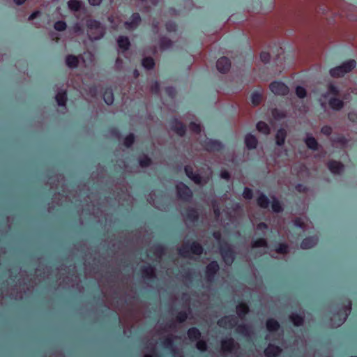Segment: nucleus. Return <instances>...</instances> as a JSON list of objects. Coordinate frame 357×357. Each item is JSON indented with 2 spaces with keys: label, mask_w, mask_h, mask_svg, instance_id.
Masks as SVG:
<instances>
[{
  "label": "nucleus",
  "mask_w": 357,
  "mask_h": 357,
  "mask_svg": "<svg viewBox=\"0 0 357 357\" xmlns=\"http://www.w3.org/2000/svg\"><path fill=\"white\" fill-rule=\"evenodd\" d=\"M356 61L354 59L344 62L340 66L330 70L329 73L334 78L343 77L345 74L351 72L356 67Z\"/></svg>",
  "instance_id": "1"
},
{
  "label": "nucleus",
  "mask_w": 357,
  "mask_h": 357,
  "mask_svg": "<svg viewBox=\"0 0 357 357\" xmlns=\"http://www.w3.org/2000/svg\"><path fill=\"white\" fill-rule=\"evenodd\" d=\"M351 308V303L347 301L342 311L334 313L331 318V326L338 327L341 326L346 320Z\"/></svg>",
  "instance_id": "2"
},
{
  "label": "nucleus",
  "mask_w": 357,
  "mask_h": 357,
  "mask_svg": "<svg viewBox=\"0 0 357 357\" xmlns=\"http://www.w3.org/2000/svg\"><path fill=\"white\" fill-rule=\"evenodd\" d=\"M86 25L87 33L91 40H98L103 36L104 29L98 22L90 20L87 21Z\"/></svg>",
  "instance_id": "3"
},
{
  "label": "nucleus",
  "mask_w": 357,
  "mask_h": 357,
  "mask_svg": "<svg viewBox=\"0 0 357 357\" xmlns=\"http://www.w3.org/2000/svg\"><path fill=\"white\" fill-rule=\"evenodd\" d=\"M202 251V247L199 243H193L190 245L188 244L183 245L179 249V254L183 257H191L192 254L199 255Z\"/></svg>",
  "instance_id": "4"
},
{
  "label": "nucleus",
  "mask_w": 357,
  "mask_h": 357,
  "mask_svg": "<svg viewBox=\"0 0 357 357\" xmlns=\"http://www.w3.org/2000/svg\"><path fill=\"white\" fill-rule=\"evenodd\" d=\"M176 193L178 198L183 201H190L192 197V190L183 183H179L176 186Z\"/></svg>",
  "instance_id": "5"
},
{
  "label": "nucleus",
  "mask_w": 357,
  "mask_h": 357,
  "mask_svg": "<svg viewBox=\"0 0 357 357\" xmlns=\"http://www.w3.org/2000/svg\"><path fill=\"white\" fill-rule=\"evenodd\" d=\"M270 90L276 96H286L289 93V87L282 82H273L269 85Z\"/></svg>",
  "instance_id": "6"
},
{
  "label": "nucleus",
  "mask_w": 357,
  "mask_h": 357,
  "mask_svg": "<svg viewBox=\"0 0 357 357\" xmlns=\"http://www.w3.org/2000/svg\"><path fill=\"white\" fill-rule=\"evenodd\" d=\"M220 252L224 261L227 265H231L234 261V252L229 245L223 243L220 245Z\"/></svg>",
  "instance_id": "7"
},
{
  "label": "nucleus",
  "mask_w": 357,
  "mask_h": 357,
  "mask_svg": "<svg viewBox=\"0 0 357 357\" xmlns=\"http://www.w3.org/2000/svg\"><path fill=\"white\" fill-rule=\"evenodd\" d=\"M216 67L221 73H227L231 68V61L227 57L222 56L217 61Z\"/></svg>",
  "instance_id": "8"
},
{
  "label": "nucleus",
  "mask_w": 357,
  "mask_h": 357,
  "mask_svg": "<svg viewBox=\"0 0 357 357\" xmlns=\"http://www.w3.org/2000/svg\"><path fill=\"white\" fill-rule=\"evenodd\" d=\"M237 324V318L234 316H227L218 321L219 326L225 328H231Z\"/></svg>",
  "instance_id": "9"
},
{
  "label": "nucleus",
  "mask_w": 357,
  "mask_h": 357,
  "mask_svg": "<svg viewBox=\"0 0 357 357\" xmlns=\"http://www.w3.org/2000/svg\"><path fill=\"white\" fill-rule=\"evenodd\" d=\"M238 348V344L232 338L225 339L222 341L221 349L223 352H232Z\"/></svg>",
  "instance_id": "10"
},
{
  "label": "nucleus",
  "mask_w": 357,
  "mask_h": 357,
  "mask_svg": "<svg viewBox=\"0 0 357 357\" xmlns=\"http://www.w3.org/2000/svg\"><path fill=\"white\" fill-rule=\"evenodd\" d=\"M141 22V17L139 13H133L131 16L130 22H126L124 23L125 27L128 30H132L137 27Z\"/></svg>",
  "instance_id": "11"
},
{
  "label": "nucleus",
  "mask_w": 357,
  "mask_h": 357,
  "mask_svg": "<svg viewBox=\"0 0 357 357\" xmlns=\"http://www.w3.org/2000/svg\"><path fill=\"white\" fill-rule=\"evenodd\" d=\"M327 167L333 174H340L344 169V165L337 161L331 160L327 163Z\"/></svg>",
  "instance_id": "12"
},
{
  "label": "nucleus",
  "mask_w": 357,
  "mask_h": 357,
  "mask_svg": "<svg viewBox=\"0 0 357 357\" xmlns=\"http://www.w3.org/2000/svg\"><path fill=\"white\" fill-rule=\"evenodd\" d=\"M219 270V265L216 261H212L206 267V275L208 280H211Z\"/></svg>",
  "instance_id": "13"
},
{
  "label": "nucleus",
  "mask_w": 357,
  "mask_h": 357,
  "mask_svg": "<svg viewBox=\"0 0 357 357\" xmlns=\"http://www.w3.org/2000/svg\"><path fill=\"white\" fill-rule=\"evenodd\" d=\"M66 64L70 68H76L79 64V57L73 54H68L66 57Z\"/></svg>",
  "instance_id": "14"
},
{
  "label": "nucleus",
  "mask_w": 357,
  "mask_h": 357,
  "mask_svg": "<svg viewBox=\"0 0 357 357\" xmlns=\"http://www.w3.org/2000/svg\"><path fill=\"white\" fill-rule=\"evenodd\" d=\"M281 351L282 349L279 347L269 344L265 349L264 353L266 357H276L280 354Z\"/></svg>",
  "instance_id": "15"
},
{
  "label": "nucleus",
  "mask_w": 357,
  "mask_h": 357,
  "mask_svg": "<svg viewBox=\"0 0 357 357\" xmlns=\"http://www.w3.org/2000/svg\"><path fill=\"white\" fill-rule=\"evenodd\" d=\"M318 242V238L315 236L305 238L301 244L302 249H310L313 248Z\"/></svg>",
  "instance_id": "16"
},
{
  "label": "nucleus",
  "mask_w": 357,
  "mask_h": 357,
  "mask_svg": "<svg viewBox=\"0 0 357 357\" xmlns=\"http://www.w3.org/2000/svg\"><path fill=\"white\" fill-rule=\"evenodd\" d=\"M117 44L122 52L127 51L130 46L129 38L123 36H121L117 38Z\"/></svg>",
  "instance_id": "17"
},
{
  "label": "nucleus",
  "mask_w": 357,
  "mask_h": 357,
  "mask_svg": "<svg viewBox=\"0 0 357 357\" xmlns=\"http://www.w3.org/2000/svg\"><path fill=\"white\" fill-rule=\"evenodd\" d=\"M172 128L180 136H183L185 133V127L181 122L177 120L173 121Z\"/></svg>",
  "instance_id": "18"
},
{
  "label": "nucleus",
  "mask_w": 357,
  "mask_h": 357,
  "mask_svg": "<svg viewBox=\"0 0 357 357\" xmlns=\"http://www.w3.org/2000/svg\"><path fill=\"white\" fill-rule=\"evenodd\" d=\"M245 144L248 149H253L257 147L258 141L256 137L251 134H248L245 137Z\"/></svg>",
  "instance_id": "19"
},
{
  "label": "nucleus",
  "mask_w": 357,
  "mask_h": 357,
  "mask_svg": "<svg viewBox=\"0 0 357 357\" xmlns=\"http://www.w3.org/2000/svg\"><path fill=\"white\" fill-rule=\"evenodd\" d=\"M305 142L306 146L312 150H317L319 148V144L316 139L312 136L310 134H307Z\"/></svg>",
  "instance_id": "20"
},
{
  "label": "nucleus",
  "mask_w": 357,
  "mask_h": 357,
  "mask_svg": "<svg viewBox=\"0 0 357 357\" xmlns=\"http://www.w3.org/2000/svg\"><path fill=\"white\" fill-rule=\"evenodd\" d=\"M287 132L286 130L281 128L279 129L275 135V141L276 144L278 146H282L284 144L285 139L287 137Z\"/></svg>",
  "instance_id": "21"
},
{
  "label": "nucleus",
  "mask_w": 357,
  "mask_h": 357,
  "mask_svg": "<svg viewBox=\"0 0 357 357\" xmlns=\"http://www.w3.org/2000/svg\"><path fill=\"white\" fill-rule=\"evenodd\" d=\"M173 41L167 37H161L160 38V48L161 50H165L171 48L173 46Z\"/></svg>",
  "instance_id": "22"
},
{
  "label": "nucleus",
  "mask_w": 357,
  "mask_h": 357,
  "mask_svg": "<svg viewBox=\"0 0 357 357\" xmlns=\"http://www.w3.org/2000/svg\"><path fill=\"white\" fill-rule=\"evenodd\" d=\"M328 103L330 107L335 110H340L344 107V102L339 98H331Z\"/></svg>",
  "instance_id": "23"
},
{
  "label": "nucleus",
  "mask_w": 357,
  "mask_h": 357,
  "mask_svg": "<svg viewBox=\"0 0 357 357\" xmlns=\"http://www.w3.org/2000/svg\"><path fill=\"white\" fill-rule=\"evenodd\" d=\"M55 99L59 106H65L67 100L66 93L64 91H58Z\"/></svg>",
  "instance_id": "24"
},
{
  "label": "nucleus",
  "mask_w": 357,
  "mask_h": 357,
  "mask_svg": "<svg viewBox=\"0 0 357 357\" xmlns=\"http://www.w3.org/2000/svg\"><path fill=\"white\" fill-rule=\"evenodd\" d=\"M82 4V1L79 0H70L68 1V8L73 12L79 11L81 9Z\"/></svg>",
  "instance_id": "25"
},
{
  "label": "nucleus",
  "mask_w": 357,
  "mask_h": 357,
  "mask_svg": "<svg viewBox=\"0 0 357 357\" xmlns=\"http://www.w3.org/2000/svg\"><path fill=\"white\" fill-rule=\"evenodd\" d=\"M209 179V176L204 178L202 177L199 174H196L193 176L191 180L197 185H204L208 182Z\"/></svg>",
  "instance_id": "26"
},
{
  "label": "nucleus",
  "mask_w": 357,
  "mask_h": 357,
  "mask_svg": "<svg viewBox=\"0 0 357 357\" xmlns=\"http://www.w3.org/2000/svg\"><path fill=\"white\" fill-rule=\"evenodd\" d=\"M257 204L264 208H266L269 205V199L263 193H259L257 198Z\"/></svg>",
  "instance_id": "27"
},
{
  "label": "nucleus",
  "mask_w": 357,
  "mask_h": 357,
  "mask_svg": "<svg viewBox=\"0 0 357 357\" xmlns=\"http://www.w3.org/2000/svg\"><path fill=\"white\" fill-rule=\"evenodd\" d=\"M142 66L147 70L153 69L155 66V61L152 57L146 56L142 59Z\"/></svg>",
  "instance_id": "28"
},
{
  "label": "nucleus",
  "mask_w": 357,
  "mask_h": 357,
  "mask_svg": "<svg viewBox=\"0 0 357 357\" xmlns=\"http://www.w3.org/2000/svg\"><path fill=\"white\" fill-rule=\"evenodd\" d=\"M249 311V308L245 303H241L236 307V312L239 317L243 318Z\"/></svg>",
  "instance_id": "29"
},
{
  "label": "nucleus",
  "mask_w": 357,
  "mask_h": 357,
  "mask_svg": "<svg viewBox=\"0 0 357 357\" xmlns=\"http://www.w3.org/2000/svg\"><path fill=\"white\" fill-rule=\"evenodd\" d=\"M103 98L107 105H112L114 101V95L112 91L109 89H106L103 94Z\"/></svg>",
  "instance_id": "30"
},
{
  "label": "nucleus",
  "mask_w": 357,
  "mask_h": 357,
  "mask_svg": "<svg viewBox=\"0 0 357 357\" xmlns=\"http://www.w3.org/2000/svg\"><path fill=\"white\" fill-rule=\"evenodd\" d=\"M257 129L259 132H262L265 135H268L270 133V128L265 122L259 121L257 124Z\"/></svg>",
  "instance_id": "31"
},
{
  "label": "nucleus",
  "mask_w": 357,
  "mask_h": 357,
  "mask_svg": "<svg viewBox=\"0 0 357 357\" xmlns=\"http://www.w3.org/2000/svg\"><path fill=\"white\" fill-rule=\"evenodd\" d=\"M188 337L192 340H197L200 337L201 333L196 328H192L188 331Z\"/></svg>",
  "instance_id": "32"
},
{
  "label": "nucleus",
  "mask_w": 357,
  "mask_h": 357,
  "mask_svg": "<svg viewBox=\"0 0 357 357\" xmlns=\"http://www.w3.org/2000/svg\"><path fill=\"white\" fill-rule=\"evenodd\" d=\"M237 333L245 335L250 336L252 333L251 329L249 326L245 325H240L236 328Z\"/></svg>",
  "instance_id": "33"
},
{
  "label": "nucleus",
  "mask_w": 357,
  "mask_h": 357,
  "mask_svg": "<svg viewBox=\"0 0 357 357\" xmlns=\"http://www.w3.org/2000/svg\"><path fill=\"white\" fill-rule=\"evenodd\" d=\"M279 327L278 322L273 319H268L266 322V328L269 331H277Z\"/></svg>",
  "instance_id": "34"
},
{
  "label": "nucleus",
  "mask_w": 357,
  "mask_h": 357,
  "mask_svg": "<svg viewBox=\"0 0 357 357\" xmlns=\"http://www.w3.org/2000/svg\"><path fill=\"white\" fill-rule=\"evenodd\" d=\"M290 320L294 323L295 326H301L303 323V317L297 314H291L289 317Z\"/></svg>",
  "instance_id": "35"
},
{
  "label": "nucleus",
  "mask_w": 357,
  "mask_h": 357,
  "mask_svg": "<svg viewBox=\"0 0 357 357\" xmlns=\"http://www.w3.org/2000/svg\"><path fill=\"white\" fill-rule=\"evenodd\" d=\"M262 94L259 92H254L251 96V101L252 105H258L262 100Z\"/></svg>",
  "instance_id": "36"
},
{
  "label": "nucleus",
  "mask_w": 357,
  "mask_h": 357,
  "mask_svg": "<svg viewBox=\"0 0 357 357\" xmlns=\"http://www.w3.org/2000/svg\"><path fill=\"white\" fill-rule=\"evenodd\" d=\"M154 269L150 266H146L142 269V275L144 278H151L154 276Z\"/></svg>",
  "instance_id": "37"
},
{
  "label": "nucleus",
  "mask_w": 357,
  "mask_h": 357,
  "mask_svg": "<svg viewBox=\"0 0 357 357\" xmlns=\"http://www.w3.org/2000/svg\"><path fill=\"white\" fill-rule=\"evenodd\" d=\"M252 248H266L267 247V242L264 238H259L252 243L251 245Z\"/></svg>",
  "instance_id": "38"
},
{
  "label": "nucleus",
  "mask_w": 357,
  "mask_h": 357,
  "mask_svg": "<svg viewBox=\"0 0 357 357\" xmlns=\"http://www.w3.org/2000/svg\"><path fill=\"white\" fill-rule=\"evenodd\" d=\"M329 94H332L333 96L339 95L338 89L333 84H329L328 85V91L326 94L324 95V96L326 98Z\"/></svg>",
  "instance_id": "39"
},
{
  "label": "nucleus",
  "mask_w": 357,
  "mask_h": 357,
  "mask_svg": "<svg viewBox=\"0 0 357 357\" xmlns=\"http://www.w3.org/2000/svg\"><path fill=\"white\" fill-rule=\"evenodd\" d=\"M296 94L299 98H304L307 96V91L302 86H297L296 88Z\"/></svg>",
  "instance_id": "40"
},
{
  "label": "nucleus",
  "mask_w": 357,
  "mask_h": 357,
  "mask_svg": "<svg viewBox=\"0 0 357 357\" xmlns=\"http://www.w3.org/2000/svg\"><path fill=\"white\" fill-rule=\"evenodd\" d=\"M66 23L63 21H58L54 25V28L58 31H63L66 30Z\"/></svg>",
  "instance_id": "41"
},
{
  "label": "nucleus",
  "mask_w": 357,
  "mask_h": 357,
  "mask_svg": "<svg viewBox=\"0 0 357 357\" xmlns=\"http://www.w3.org/2000/svg\"><path fill=\"white\" fill-rule=\"evenodd\" d=\"M272 115L275 119H280L285 117V113L278 109H273L272 110Z\"/></svg>",
  "instance_id": "42"
},
{
  "label": "nucleus",
  "mask_w": 357,
  "mask_h": 357,
  "mask_svg": "<svg viewBox=\"0 0 357 357\" xmlns=\"http://www.w3.org/2000/svg\"><path fill=\"white\" fill-rule=\"evenodd\" d=\"M272 209L274 212L279 213L282 211L280 203L277 199H273L272 203Z\"/></svg>",
  "instance_id": "43"
},
{
  "label": "nucleus",
  "mask_w": 357,
  "mask_h": 357,
  "mask_svg": "<svg viewBox=\"0 0 357 357\" xmlns=\"http://www.w3.org/2000/svg\"><path fill=\"white\" fill-rule=\"evenodd\" d=\"M135 137L132 134L128 135L124 139V145L127 147H130L134 142Z\"/></svg>",
  "instance_id": "44"
},
{
  "label": "nucleus",
  "mask_w": 357,
  "mask_h": 357,
  "mask_svg": "<svg viewBox=\"0 0 357 357\" xmlns=\"http://www.w3.org/2000/svg\"><path fill=\"white\" fill-rule=\"evenodd\" d=\"M260 60L264 63H267L270 61L271 60V55L268 52H263L260 54Z\"/></svg>",
  "instance_id": "45"
},
{
  "label": "nucleus",
  "mask_w": 357,
  "mask_h": 357,
  "mask_svg": "<svg viewBox=\"0 0 357 357\" xmlns=\"http://www.w3.org/2000/svg\"><path fill=\"white\" fill-rule=\"evenodd\" d=\"M151 159L149 158L147 156H142L139 159V163L142 167H148L151 165Z\"/></svg>",
  "instance_id": "46"
},
{
  "label": "nucleus",
  "mask_w": 357,
  "mask_h": 357,
  "mask_svg": "<svg viewBox=\"0 0 357 357\" xmlns=\"http://www.w3.org/2000/svg\"><path fill=\"white\" fill-rule=\"evenodd\" d=\"M189 128L190 130L196 133H199L201 132V126L199 124L192 122L190 124Z\"/></svg>",
  "instance_id": "47"
},
{
  "label": "nucleus",
  "mask_w": 357,
  "mask_h": 357,
  "mask_svg": "<svg viewBox=\"0 0 357 357\" xmlns=\"http://www.w3.org/2000/svg\"><path fill=\"white\" fill-rule=\"evenodd\" d=\"M185 172L188 177L190 178V179H192L193 176L197 174L193 172V168L190 165H188L185 167Z\"/></svg>",
  "instance_id": "48"
},
{
  "label": "nucleus",
  "mask_w": 357,
  "mask_h": 357,
  "mask_svg": "<svg viewBox=\"0 0 357 357\" xmlns=\"http://www.w3.org/2000/svg\"><path fill=\"white\" fill-rule=\"evenodd\" d=\"M288 246L286 244L281 243L276 249L278 253L284 254L287 252Z\"/></svg>",
  "instance_id": "49"
},
{
  "label": "nucleus",
  "mask_w": 357,
  "mask_h": 357,
  "mask_svg": "<svg viewBox=\"0 0 357 357\" xmlns=\"http://www.w3.org/2000/svg\"><path fill=\"white\" fill-rule=\"evenodd\" d=\"M196 347L199 350L202 351H206L207 348L206 343L203 340L198 341L197 342Z\"/></svg>",
  "instance_id": "50"
},
{
  "label": "nucleus",
  "mask_w": 357,
  "mask_h": 357,
  "mask_svg": "<svg viewBox=\"0 0 357 357\" xmlns=\"http://www.w3.org/2000/svg\"><path fill=\"white\" fill-rule=\"evenodd\" d=\"M243 196L245 199H250L252 197V191L248 188H245Z\"/></svg>",
  "instance_id": "51"
},
{
  "label": "nucleus",
  "mask_w": 357,
  "mask_h": 357,
  "mask_svg": "<svg viewBox=\"0 0 357 357\" xmlns=\"http://www.w3.org/2000/svg\"><path fill=\"white\" fill-rule=\"evenodd\" d=\"M187 215L190 220L193 221L197 218V212L195 210L192 209L188 211Z\"/></svg>",
  "instance_id": "52"
},
{
  "label": "nucleus",
  "mask_w": 357,
  "mask_h": 357,
  "mask_svg": "<svg viewBox=\"0 0 357 357\" xmlns=\"http://www.w3.org/2000/svg\"><path fill=\"white\" fill-rule=\"evenodd\" d=\"M293 222H294V225L296 226V227H301V228H304L305 227V222L300 218H295L293 220Z\"/></svg>",
  "instance_id": "53"
},
{
  "label": "nucleus",
  "mask_w": 357,
  "mask_h": 357,
  "mask_svg": "<svg viewBox=\"0 0 357 357\" xmlns=\"http://www.w3.org/2000/svg\"><path fill=\"white\" fill-rule=\"evenodd\" d=\"M151 91L154 93H158L160 91V84L158 82H155L151 86Z\"/></svg>",
  "instance_id": "54"
},
{
  "label": "nucleus",
  "mask_w": 357,
  "mask_h": 357,
  "mask_svg": "<svg viewBox=\"0 0 357 357\" xmlns=\"http://www.w3.org/2000/svg\"><path fill=\"white\" fill-rule=\"evenodd\" d=\"M321 133L326 135H330L332 133V128L330 126H325L321 130Z\"/></svg>",
  "instance_id": "55"
},
{
  "label": "nucleus",
  "mask_w": 357,
  "mask_h": 357,
  "mask_svg": "<svg viewBox=\"0 0 357 357\" xmlns=\"http://www.w3.org/2000/svg\"><path fill=\"white\" fill-rule=\"evenodd\" d=\"M349 119L352 122H357V112H351L348 114Z\"/></svg>",
  "instance_id": "56"
},
{
  "label": "nucleus",
  "mask_w": 357,
  "mask_h": 357,
  "mask_svg": "<svg viewBox=\"0 0 357 357\" xmlns=\"http://www.w3.org/2000/svg\"><path fill=\"white\" fill-rule=\"evenodd\" d=\"M187 318V313L185 312H181L178 313V316H177V320L179 321V322H183Z\"/></svg>",
  "instance_id": "57"
},
{
  "label": "nucleus",
  "mask_w": 357,
  "mask_h": 357,
  "mask_svg": "<svg viewBox=\"0 0 357 357\" xmlns=\"http://www.w3.org/2000/svg\"><path fill=\"white\" fill-rule=\"evenodd\" d=\"M166 92L171 97H174L176 95V90L174 87L169 86L166 89Z\"/></svg>",
  "instance_id": "58"
},
{
  "label": "nucleus",
  "mask_w": 357,
  "mask_h": 357,
  "mask_svg": "<svg viewBox=\"0 0 357 357\" xmlns=\"http://www.w3.org/2000/svg\"><path fill=\"white\" fill-rule=\"evenodd\" d=\"M166 28L168 31H175L176 27L174 23L169 22L166 24Z\"/></svg>",
  "instance_id": "59"
},
{
  "label": "nucleus",
  "mask_w": 357,
  "mask_h": 357,
  "mask_svg": "<svg viewBox=\"0 0 357 357\" xmlns=\"http://www.w3.org/2000/svg\"><path fill=\"white\" fill-rule=\"evenodd\" d=\"M220 176H221V178L226 179V180H229L230 178L229 173L226 170L222 171L220 173Z\"/></svg>",
  "instance_id": "60"
},
{
  "label": "nucleus",
  "mask_w": 357,
  "mask_h": 357,
  "mask_svg": "<svg viewBox=\"0 0 357 357\" xmlns=\"http://www.w3.org/2000/svg\"><path fill=\"white\" fill-rule=\"evenodd\" d=\"M122 64H123V60L118 57L116 60V64H115V66H116V68L117 70H120L122 67Z\"/></svg>",
  "instance_id": "61"
},
{
  "label": "nucleus",
  "mask_w": 357,
  "mask_h": 357,
  "mask_svg": "<svg viewBox=\"0 0 357 357\" xmlns=\"http://www.w3.org/2000/svg\"><path fill=\"white\" fill-rule=\"evenodd\" d=\"M155 252L157 256L160 257L163 254V248L160 246L155 248Z\"/></svg>",
  "instance_id": "62"
},
{
  "label": "nucleus",
  "mask_w": 357,
  "mask_h": 357,
  "mask_svg": "<svg viewBox=\"0 0 357 357\" xmlns=\"http://www.w3.org/2000/svg\"><path fill=\"white\" fill-rule=\"evenodd\" d=\"M89 3L92 6H99L102 0H88Z\"/></svg>",
  "instance_id": "63"
},
{
  "label": "nucleus",
  "mask_w": 357,
  "mask_h": 357,
  "mask_svg": "<svg viewBox=\"0 0 357 357\" xmlns=\"http://www.w3.org/2000/svg\"><path fill=\"white\" fill-rule=\"evenodd\" d=\"M40 14V13L39 11H36V12H33L29 17V20H33V19H35L36 17H37L38 16H39V15Z\"/></svg>",
  "instance_id": "64"
}]
</instances>
